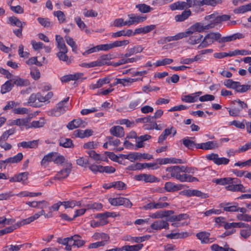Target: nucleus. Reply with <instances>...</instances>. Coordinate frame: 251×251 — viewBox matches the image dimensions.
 Returning a JSON list of instances; mask_svg holds the SVG:
<instances>
[{
    "mask_svg": "<svg viewBox=\"0 0 251 251\" xmlns=\"http://www.w3.org/2000/svg\"><path fill=\"white\" fill-rule=\"evenodd\" d=\"M243 37V36L242 34L237 33L228 36H225L223 37H221L220 40H218V42L220 43L223 42H228L235 40L237 39H241Z\"/></svg>",
    "mask_w": 251,
    "mask_h": 251,
    "instance_id": "nucleus-20",
    "label": "nucleus"
},
{
    "mask_svg": "<svg viewBox=\"0 0 251 251\" xmlns=\"http://www.w3.org/2000/svg\"><path fill=\"white\" fill-rule=\"evenodd\" d=\"M164 189L167 192H174L181 189V184H175L172 182H166L164 185Z\"/></svg>",
    "mask_w": 251,
    "mask_h": 251,
    "instance_id": "nucleus-27",
    "label": "nucleus"
},
{
    "mask_svg": "<svg viewBox=\"0 0 251 251\" xmlns=\"http://www.w3.org/2000/svg\"><path fill=\"white\" fill-rule=\"evenodd\" d=\"M9 24L13 26H16L18 27H23L26 25L25 22H22L19 19L15 16L10 17L8 18Z\"/></svg>",
    "mask_w": 251,
    "mask_h": 251,
    "instance_id": "nucleus-34",
    "label": "nucleus"
},
{
    "mask_svg": "<svg viewBox=\"0 0 251 251\" xmlns=\"http://www.w3.org/2000/svg\"><path fill=\"white\" fill-rule=\"evenodd\" d=\"M210 234L206 232H201L198 233L196 235L197 238L201 241L202 243H208L213 242V240H210L212 239L209 238Z\"/></svg>",
    "mask_w": 251,
    "mask_h": 251,
    "instance_id": "nucleus-26",
    "label": "nucleus"
},
{
    "mask_svg": "<svg viewBox=\"0 0 251 251\" xmlns=\"http://www.w3.org/2000/svg\"><path fill=\"white\" fill-rule=\"evenodd\" d=\"M38 146V142L36 140H33L28 142H22L18 144L19 147H22L24 148H35Z\"/></svg>",
    "mask_w": 251,
    "mask_h": 251,
    "instance_id": "nucleus-36",
    "label": "nucleus"
},
{
    "mask_svg": "<svg viewBox=\"0 0 251 251\" xmlns=\"http://www.w3.org/2000/svg\"><path fill=\"white\" fill-rule=\"evenodd\" d=\"M111 59V55L108 54L101 55L98 59V60L100 66H101L106 64H108V61Z\"/></svg>",
    "mask_w": 251,
    "mask_h": 251,
    "instance_id": "nucleus-43",
    "label": "nucleus"
},
{
    "mask_svg": "<svg viewBox=\"0 0 251 251\" xmlns=\"http://www.w3.org/2000/svg\"><path fill=\"white\" fill-rule=\"evenodd\" d=\"M29 119L25 118V119H17L13 120L12 122V124L19 126H24L25 127L26 129H28V124Z\"/></svg>",
    "mask_w": 251,
    "mask_h": 251,
    "instance_id": "nucleus-45",
    "label": "nucleus"
},
{
    "mask_svg": "<svg viewBox=\"0 0 251 251\" xmlns=\"http://www.w3.org/2000/svg\"><path fill=\"white\" fill-rule=\"evenodd\" d=\"M231 180L230 177H225L213 179V182L217 184L224 185L229 184V181Z\"/></svg>",
    "mask_w": 251,
    "mask_h": 251,
    "instance_id": "nucleus-57",
    "label": "nucleus"
},
{
    "mask_svg": "<svg viewBox=\"0 0 251 251\" xmlns=\"http://www.w3.org/2000/svg\"><path fill=\"white\" fill-rule=\"evenodd\" d=\"M188 216L186 214H180L178 215H173L169 217L168 221L171 222L175 221H180L182 220L186 219Z\"/></svg>",
    "mask_w": 251,
    "mask_h": 251,
    "instance_id": "nucleus-42",
    "label": "nucleus"
},
{
    "mask_svg": "<svg viewBox=\"0 0 251 251\" xmlns=\"http://www.w3.org/2000/svg\"><path fill=\"white\" fill-rule=\"evenodd\" d=\"M221 37V34L219 32H210L207 34L198 46L199 49L205 48L211 45L215 41L218 42Z\"/></svg>",
    "mask_w": 251,
    "mask_h": 251,
    "instance_id": "nucleus-2",
    "label": "nucleus"
},
{
    "mask_svg": "<svg viewBox=\"0 0 251 251\" xmlns=\"http://www.w3.org/2000/svg\"><path fill=\"white\" fill-rule=\"evenodd\" d=\"M114 214V213L109 212H106L103 213H99L97 214L96 218L101 219L105 223H107V222L106 221L107 218L108 217H113Z\"/></svg>",
    "mask_w": 251,
    "mask_h": 251,
    "instance_id": "nucleus-52",
    "label": "nucleus"
},
{
    "mask_svg": "<svg viewBox=\"0 0 251 251\" xmlns=\"http://www.w3.org/2000/svg\"><path fill=\"white\" fill-rule=\"evenodd\" d=\"M173 62V60L172 59L170 58H165L162 60H157L154 65L156 66H164L166 65H169L172 63Z\"/></svg>",
    "mask_w": 251,
    "mask_h": 251,
    "instance_id": "nucleus-55",
    "label": "nucleus"
},
{
    "mask_svg": "<svg viewBox=\"0 0 251 251\" xmlns=\"http://www.w3.org/2000/svg\"><path fill=\"white\" fill-rule=\"evenodd\" d=\"M70 240L73 241V246L78 248L82 247L85 243V241L81 240L80 237L77 234L70 237Z\"/></svg>",
    "mask_w": 251,
    "mask_h": 251,
    "instance_id": "nucleus-37",
    "label": "nucleus"
},
{
    "mask_svg": "<svg viewBox=\"0 0 251 251\" xmlns=\"http://www.w3.org/2000/svg\"><path fill=\"white\" fill-rule=\"evenodd\" d=\"M191 15V11L190 10H185L181 14L176 15L175 17V19L176 22H183L187 19Z\"/></svg>",
    "mask_w": 251,
    "mask_h": 251,
    "instance_id": "nucleus-29",
    "label": "nucleus"
},
{
    "mask_svg": "<svg viewBox=\"0 0 251 251\" xmlns=\"http://www.w3.org/2000/svg\"><path fill=\"white\" fill-rule=\"evenodd\" d=\"M251 11V3L242 5L235 8L234 12L235 14H242Z\"/></svg>",
    "mask_w": 251,
    "mask_h": 251,
    "instance_id": "nucleus-39",
    "label": "nucleus"
},
{
    "mask_svg": "<svg viewBox=\"0 0 251 251\" xmlns=\"http://www.w3.org/2000/svg\"><path fill=\"white\" fill-rule=\"evenodd\" d=\"M150 123V124H146L144 126V128L147 130H151V129H155L156 130H160L162 129V127H158V125L155 123V122L152 120L151 122H149Z\"/></svg>",
    "mask_w": 251,
    "mask_h": 251,
    "instance_id": "nucleus-50",
    "label": "nucleus"
},
{
    "mask_svg": "<svg viewBox=\"0 0 251 251\" xmlns=\"http://www.w3.org/2000/svg\"><path fill=\"white\" fill-rule=\"evenodd\" d=\"M239 84V82L234 81L232 79H226L224 82V85L228 88H232L236 89L237 88V85Z\"/></svg>",
    "mask_w": 251,
    "mask_h": 251,
    "instance_id": "nucleus-53",
    "label": "nucleus"
},
{
    "mask_svg": "<svg viewBox=\"0 0 251 251\" xmlns=\"http://www.w3.org/2000/svg\"><path fill=\"white\" fill-rule=\"evenodd\" d=\"M56 154V152H51L46 155L41 162V165L44 167L48 166V163L53 160V157Z\"/></svg>",
    "mask_w": 251,
    "mask_h": 251,
    "instance_id": "nucleus-32",
    "label": "nucleus"
},
{
    "mask_svg": "<svg viewBox=\"0 0 251 251\" xmlns=\"http://www.w3.org/2000/svg\"><path fill=\"white\" fill-rule=\"evenodd\" d=\"M190 33L188 29L186 30L187 37H189L187 43L190 45H194L201 42L203 36L198 32Z\"/></svg>",
    "mask_w": 251,
    "mask_h": 251,
    "instance_id": "nucleus-5",
    "label": "nucleus"
},
{
    "mask_svg": "<svg viewBox=\"0 0 251 251\" xmlns=\"http://www.w3.org/2000/svg\"><path fill=\"white\" fill-rule=\"evenodd\" d=\"M38 22L43 26L45 27H49L51 26V24L50 21L48 18H37Z\"/></svg>",
    "mask_w": 251,
    "mask_h": 251,
    "instance_id": "nucleus-58",
    "label": "nucleus"
},
{
    "mask_svg": "<svg viewBox=\"0 0 251 251\" xmlns=\"http://www.w3.org/2000/svg\"><path fill=\"white\" fill-rule=\"evenodd\" d=\"M129 43L127 40H124L122 41H116L112 43V49L116 47H120L123 46H126Z\"/></svg>",
    "mask_w": 251,
    "mask_h": 251,
    "instance_id": "nucleus-62",
    "label": "nucleus"
},
{
    "mask_svg": "<svg viewBox=\"0 0 251 251\" xmlns=\"http://www.w3.org/2000/svg\"><path fill=\"white\" fill-rule=\"evenodd\" d=\"M86 123L80 118L74 119L70 122L67 125V128L70 130H73L78 127H84Z\"/></svg>",
    "mask_w": 251,
    "mask_h": 251,
    "instance_id": "nucleus-11",
    "label": "nucleus"
},
{
    "mask_svg": "<svg viewBox=\"0 0 251 251\" xmlns=\"http://www.w3.org/2000/svg\"><path fill=\"white\" fill-rule=\"evenodd\" d=\"M13 87V84L10 79V80L6 81L4 84L2 85L0 92L2 94H5L10 91Z\"/></svg>",
    "mask_w": 251,
    "mask_h": 251,
    "instance_id": "nucleus-38",
    "label": "nucleus"
},
{
    "mask_svg": "<svg viewBox=\"0 0 251 251\" xmlns=\"http://www.w3.org/2000/svg\"><path fill=\"white\" fill-rule=\"evenodd\" d=\"M110 82V79L108 77H104L99 79L96 83H92L90 85V88L91 89H95L101 87L103 85Z\"/></svg>",
    "mask_w": 251,
    "mask_h": 251,
    "instance_id": "nucleus-28",
    "label": "nucleus"
},
{
    "mask_svg": "<svg viewBox=\"0 0 251 251\" xmlns=\"http://www.w3.org/2000/svg\"><path fill=\"white\" fill-rule=\"evenodd\" d=\"M12 82L14 85L18 86H27L29 85V82L27 79H24L19 76H15L13 78L11 79Z\"/></svg>",
    "mask_w": 251,
    "mask_h": 251,
    "instance_id": "nucleus-24",
    "label": "nucleus"
},
{
    "mask_svg": "<svg viewBox=\"0 0 251 251\" xmlns=\"http://www.w3.org/2000/svg\"><path fill=\"white\" fill-rule=\"evenodd\" d=\"M237 88L235 90L238 93H245L251 89V85H241L239 82V84L237 85Z\"/></svg>",
    "mask_w": 251,
    "mask_h": 251,
    "instance_id": "nucleus-56",
    "label": "nucleus"
},
{
    "mask_svg": "<svg viewBox=\"0 0 251 251\" xmlns=\"http://www.w3.org/2000/svg\"><path fill=\"white\" fill-rule=\"evenodd\" d=\"M110 131L112 135L117 137H122L125 135L123 127L119 126L112 127Z\"/></svg>",
    "mask_w": 251,
    "mask_h": 251,
    "instance_id": "nucleus-22",
    "label": "nucleus"
},
{
    "mask_svg": "<svg viewBox=\"0 0 251 251\" xmlns=\"http://www.w3.org/2000/svg\"><path fill=\"white\" fill-rule=\"evenodd\" d=\"M86 207L88 210L89 209H96L100 210L102 207V205L100 203L94 202L92 203H89L86 205Z\"/></svg>",
    "mask_w": 251,
    "mask_h": 251,
    "instance_id": "nucleus-60",
    "label": "nucleus"
},
{
    "mask_svg": "<svg viewBox=\"0 0 251 251\" xmlns=\"http://www.w3.org/2000/svg\"><path fill=\"white\" fill-rule=\"evenodd\" d=\"M144 181L145 182L152 183L156 181H159V179L155 176L151 175L145 174Z\"/></svg>",
    "mask_w": 251,
    "mask_h": 251,
    "instance_id": "nucleus-64",
    "label": "nucleus"
},
{
    "mask_svg": "<svg viewBox=\"0 0 251 251\" xmlns=\"http://www.w3.org/2000/svg\"><path fill=\"white\" fill-rule=\"evenodd\" d=\"M17 228V226L13 225L8 227H7L4 229L0 230V236L3 235L5 234L10 233L12 232L13 230Z\"/></svg>",
    "mask_w": 251,
    "mask_h": 251,
    "instance_id": "nucleus-61",
    "label": "nucleus"
},
{
    "mask_svg": "<svg viewBox=\"0 0 251 251\" xmlns=\"http://www.w3.org/2000/svg\"><path fill=\"white\" fill-rule=\"evenodd\" d=\"M210 248L212 251H230L231 250V248H229L227 244H226L224 247H222L217 244H214Z\"/></svg>",
    "mask_w": 251,
    "mask_h": 251,
    "instance_id": "nucleus-49",
    "label": "nucleus"
},
{
    "mask_svg": "<svg viewBox=\"0 0 251 251\" xmlns=\"http://www.w3.org/2000/svg\"><path fill=\"white\" fill-rule=\"evenodd\" d=\"M69 97L66 98L64 100L58 103L55 107L48 112V115L51 116H59L66 111L65 104L68 101Z\"/></svg>",
    "mask_w": 251,
    "mask_h": 251,
    "instance_id": "nucleus-3",
    "label": "nucleus"
},
{
    "mask_svg": "<svg viewBox=\"0 0 251 251\" xmlns=\"http://www.w3.org/2000/svg\"><path fill=\"white\" fill-rule=\"evenodd\" d=\"M136 8H138L139 11L142 13H148L151 10V7L146 4H138L136 5Z\"/></svg>",
    "mask_w": 251,
    "mask_h": 251,
    "instance_id": "nucleus-54",
    "label": "nucleus"
},
{
    "mask_svg": "<svg viewBox=\"0 0 251 251\" xmlns=\"http://www.w3.org/2000/svg\"><path fill=\"white\" fill-rule=\"evenodd\" d=\"M226 188L227 190L232 192H241L244 193L248 191L246 190L245 187L242 184H229L228 186L226 187Z\"/></svg>",
    "mask_w": 251,
    "mask_h": 251,
    "instance_id": "nucleus-19",
    "label": "nucleus"
},
{
    "mask_svg": "<svg viewBox=\"0 0 251 251\" xmlns=\"http://www.w3.org/2000/svg\"><path fill=\"white\" fill-rule=\"evenodd\" d=\"M53 93L52 92H49L45 96H43L40 93L39 102L49 103L50 100L52 98Z\"/></svg>",
    "mask_w": 251,
    "mask_h": 251,
    "instance_id": "nucleus-48",
    "label": "nucleus"
},
{
    "mask_svg": "<svg viewBox=\"0 0 251 251\" xmlns=\"http://www.w3.org/2000/svg\"><path fill=\"white\" fill-rule=\"evenodd\" d=\"M28 174L27 172L21 173L11 177L9 181L11 182H23V183H25V181L28 178Z\"/></svg>",
    "mask_w": 251,
    "mask_h": 251,
    "instance_id": "nucleus-13",
    "label": "nucleus"
},
{
    "mask_svg": "<svg viewBox=\"0 0 251 251\" xmlns=\"http://www.w3.org/2000/svg\"><path fill=\"white\" fill-rule=\"evenodd\" d=\"M182 142L185 147L190 150H192L194 148L196 149V145L198 144L194 141L190 140L188 137L183 139Z\"/></svg>",
    "mask_w": 251,
    "mask_h": 251,
    "instance_id": "nucleus-46",
    "label": "nucleus"
},
{
    "mask_svg": "<svg viewBox=\"0 0 251 251\" xmlns=\"http://www.w3.org/2000/svg\"><path fill=\"white\" fill-rule=\"evenodd\" d=\"M204 19L209 23L207 25L208 26H211L210 28H214L216 25L219 24L218 21V13L217 12H214L211 15L206 16Z\"/></svg>",
    "mask_w": 251,
    "mask_h": 251,
    "instance_id": "nucleus-10",
    "label": "nucleus"
},
{
    "mask_svg": "<svg viewBox=\"0 0 251 251\" xmlns=\"http://www.w3.org/2000/svg\"><path fill=\"white\" fill-rule=\"evenodd\" d=\"M55 39L57 43V47L60 50V51L68 50L67 47L62 37L59 35H56L55 36Z\"/></svg>",
    "mask_w": 251,
    "mask_h": 251,
    "instance_id": "nucleus-40",
    "label": "nucleus"
},
{
    "mask_svg": "<svg viewBox=\"0 0 251 251\" xmlns=\"http://www.w3.org/2000/svg\"><path fill=\"white\" fill-rule=\"evenodd\" d=\"M152 229L160 230L162 229H169V225L167 221L164 220H157L154 222L151 226Z\"/></svg>",
    "mask_w": 251,
    "mask_h": 251,
    "instance_id": "nucleus-9",
    "label": "nucleus"
},
{
    "mask_svg": "<svg viewBox=\"0 0 251 251\" xmlns=\"http://www.w3.org/2000/svg\"><path fill=\"white\" fill-rule=\"evenodd\" d=\"M242 227V228L240 230V235L243 238L247 239L251 235V226L244 224Z\"/></svg>",
    "mask_w": 251,
    "mask_h": 251,
    "instance_id": "nucleus-31",
    "label": "nucleus"
},
{
    "mask_svg": "<svg viewBox=\"0 0 251 251\" xmlns=\"http://www.w3.org/2000/svg\"><path fill=\"white\" fill-rule=\"evenodd\" d=\"M68 52L66 51H60L57 53V56L60 60L66 62L67 64L71 63L72 61L69 59L68 56L66 54Z\"/></svg>",
    "mask_w": 251,
    "mask_h": 251,
    "instance_id": "nucleus-44",
    "label": "nucleus"
},
{
    "mask_svg": "<svg viewBox=\"0 0 251 251\" xmlns=\"http://www.w3.org/2000/svg\"><path fill=\"white\" fill-rule=\"evenodd\" d=\"M219 145L216 141H209L205 143L198 144L196 145L197 149H202L203 150H211L218 148Z\"/></svg>",
    "mask_w": 251,
    "mask_h": 251,
    "instance_id": "nucleus-6",
    "label": "nucleus"
},
{
    "mask_svg": "<svg viewBox=\"0 0 251 251\" xmlns=\"http://www.w3.org/2000/svg\"><path fill=\"white\" fill-rule=\"evenodd\" d=\"M169 7L172 11L176 10H182L186 9L185 1H178L172 3L169 5Z\"/></svg>",
    "mask_w": 251,
    "mask_h": 251,
    "instance_id": "nucleus-30",
    "label": "nucleus"
},
{
    "mask_svg": "<svg viewBox=\"0 0 251 251\" xmlns=\"http://www.w3.org/2000/svg\"><path fill=\"white\" fill-rule=\"evenodd\" d=\"M71 169L70 168H65L58 172L57 174L52 178L54 180H61L65 178L71 173Z\"/></svg>",
    "mask_w": 251,
    "mask_h": 251,
    "instance_id": "nucleus-23",
    "label": "nucleus"
},
{
    "mask_svg": "<svg viewBox=\"0 0 251 251\" xmlns=\"http://www.w3.org/2000/svg\"><path fill=\"white\" fill-rule=\"evenodd\" d=\"M143 247V245L142 244H137L133 246H125L123 247V251H138L141 250Z\"/></svg>",
    "mask_w": 251,
    "mask_h": 251,
    "instance_id": "nucleus-47",
    "label": "nucleus"
},
{
    "mask_svg": "<svg viewBox=\"0 0 251 251\" xmlns=\"http://www.w3.org/2000/svg\"><path fill=\"white\" fill-rule=\"evenodd\" d=\"M166 177L168 179L174 178L181 182H198L197 177L193 176L187 174H180L182 173V166H172L166 169Z\"/></svg>",
    "mask_w": 251,
    "mask_h": 251,
    "instance_id": "nucleus-1",
    "label": "nucleus"
},
{
    "mask_svg": "<svg viewBox=\"0 0 251 251\" xmlns=\"http://www.w3.org/2000/svg\"><path fill=\"white\" fill-rule=\"evenodd\" d=\"M59 145L65 148H73L74 145L70 138H62L59 140Z\"/></svg>",
    "mask_w": 251,
    "mask_h": 251,
    "instance_id": "nucleus-35",
    "label": "nucleus"
},
{
    "mask_svg": "<svg viewBox=\"0 0 251 251\" xmlns=\"http://www.w3.org/2000/svg\"><path fill=\"white\" fill-rule=\"evenodd\" d=\"M128 17L129 18V20L126 23V24H128V25L143 22L146 19V16H136L134 14H129Z\"/></svg>",
    "mask_w": 251,
    "mask_h": 251,
    "instance_id": "nucleus-16",
    "label": "nucleus"
},
{
    "mask_svg": "<svg viewBox=\"0 0 251 251\" xmlns=\"http://www.w3.org/2000/svg\"><path fill=\"white\" fill-rule=\"evenodd\" d=\"M93 131L91 129H87L85 130L77 129L74 131L73 135L75 137L84 138L88 137L93 135Z\"/></svg>",
    "mask_w": 251,
    "mask_h": 251,
    "instance_id": "nucleus-14",
    "label": "nucleus"
},
{
    "mask_svg": "<svg viewBox=\"0 0 251 251\" xmlns=\"http://www.w3.org/2000/svg\"><path fill=\"white\" fill-rule=\"evenodd\" d=\"M109 202L111 205L114 206L124 205L127 208H130L132 205L129 199L122 197L110 198Z\"/></svg>",
    "mask_w": 251,
    "mask_h": 251,
    "instance_id": "nucleus-4",
    "label": "nucleus"
},
{
    "mask_svg": "<svg viewBox=\"0 0 251 251\" xmlns=\"http://www.w3.org/2000/svg\"><path fill=\"white\" fill-rule=\"evenodd\" d=\"M83 75L82 73H78L75 74H70L63 76L60 78L62 82H68L71 80H77Z\"/></svg>",
    "mask_w": 251,
    "mask_h": 251,
    "instance_id": "nucleus-17",
    "label": "nucleus"
},
{
    "mask_svg": "<svg viewBox=\"0 0 251 251\" xmlns=\"http://www.w3.org/2000/svg\"><path fill=\"white\" fill-rule=\"evenodd\" d=\"M143 50V48L141 46H134L128 50L127 52L124 55V56L126 57H128L135 53L141 52Z\"/></svg>",
    "mask_w": 251,
    "mask_h": 251,
    "instance_id": "nucleus-33",
    "label": "nucleus"
},
{
    "mask_svg": "<svg viewBox=\"0 0 251 251\" xmlns=\"http://www.w3.org/2000/svg\"><path fill=\"white\" fill-rule=\"evenodd\" d=\"M244 225V223H241V222H238V223H224V225H223V226L224 228L227 230L231 229L232 230V229H234L236 227H241L243 226V225Z\"/></svg>",
    "mask_w": 251,
    "mask_h": 251,
    "instance_id": "nucleus-41",
    "label": "nucleus"
},
{
    "mask_svg": "<svg viewBox=\"0 0 251 251\" xmlns=\"http://www.w3.org/2000/svg\"><path fill=\"white\" fill-rule=\"evenodd\" d=\"M186 163V161L184 159H181L174 157L165 158L159 160L160 164H166L168 163L171 164H184Z\"/></svg>",
    "mask_w": 251,
    "mask_h": 251,
    "instance_id": "nucleus-15",
    "label": "nucleus"
},
{
    "mask_svg": "<svg viewBox=\"0 0 251 251\" xmlns=\"http://www.w3.org/2000/svg\"><path fill=\"white\" fill-rule=\"evenodd\" d=\"M40 93L32 94L29 98L28 103L30 105L34 107H40L41 105L39 102Z\"/></svg>",
    "mask_w": 251,
    "mask_h": 251,
    "instance_id": "nucleus-18",
    "label": "nucleus"
},
{
    "mask_svg": "<svg viewBox=\"0 0 251 251\" xmlns=\"http://www.w3.org/2000/svg\"><path fill=\"white\" fill-rule=\"evenodd\" d=\"M155 27L156 26L155 25H151L136 28L135 29L134 32H133V35L141 33L146 34L149 33L155 29Z\"/></svg>",
    "mask_w": 251,
    "mask_h": 251,
    "instance_id": "nucleus-21",
    "label": "nucleus"
},
{
    "mask_svg": "<svg viewBox=\"0 0 251 251\" xmlns=\"http://www.w3.org/2000/svg\"><path fill=\"white\" fill-rule=\"evenodd\" d=\"M46 121L44 118H41L39 120L33 121L31 123L28 122L27 128H40L44 126Z\"/></svg>",
    "mask_w": 251,
    "mask_h": 251,
    "instance_id": "nucleus-25",
    "label": "nucleus"
},
{
    "mask_svg": "<svg viewBox=\"0 0 251 251\" xmlns=\"http://www.w3.org/2000/svg\"><path fill=\"white\" fill-rule=\"evenodd\" d=\"M221 0H202V6L204 5L215 6L221 3Z\"/></svg>",
    "mask_w": 251,
    "mask_h": 251,
    "instance_id": "nucleus-63",
    "label": "nucleus"
},
{
    "mask_svg": "<svg viewBox=\"0 0 251 251\" xmlns=\"http://www.w3.org/2000/svg\"><path fill=\"white\" fill-rule=\"evenodd\" d=\"M65 39L67 44L72 47V50L76 52L77 46L74 39L69 36H66Z\"/></svg>",
    "mask_w": 251,
    "mask_h": 251,
    "instance_id": "nucleus-51",
    "label": "nucleus"
},
{
    "mask_svg": "<svg viewBox=\"0 0 251 251\" xmlns=\"http://www.w3.org/2000/svg\"><path fill=\"white\" fill-rule=\"evenodd\" d=\"M238 205L236 202H225L220 203L219 206L223 208L224 211L233 212H237Z\"/></svg>",
    "mask_w": 251,
    "mask_h": 251,
    "instance_id": "nucleus-12",
    "label": "nucleus"
},
{
    "mask_svg": "<svg viewBox=\"0 0 251 251\" xmlns=\"http://www.w3.org/2000/svg\"><path fill=\"white\" fill-rule=\"evenodd\" d=\"M53 15L57 17L60 23H63L65 21V15L61 11H57L53 12Z\"/></svg>",
    "mask_w": 251,
    "mask_h": 251,
    "instance_id": "nucleus-59",
    "label": "nucleus"
},
{
    "mask_svg": "<svg viewBox=\"0 0 251 251\" xmlns=\"http://www.w3.org/2000/svg\"><path fill=\"white\" fill-rule=\"evenodd\" d=\"M210 26H207V25H203L201 23H197L194 25L191 26L188 29V32H190V33L194 32H198L200 33L201 32H202L204 30L209 29L210 28Z\"/></svg>",
    "mask_w": 251,
    "mask_h": 251,
    "instance_id": "nucleus-8",
    "label": "nucleus"
},
{
    "mask_svg": "<svg viewBox=\"0 0 251 251\" xmlns=\"http://www.w3.org/2000/svg\"><path fill=\"white\" fill-rule=\"evenodd\" d=\"M184 195L187 197L196 196L202 199L209 197L207 194L202 193L201 191L196 189H188L183 191Z\"/></svg>",
    "mask_w": 251,
    "mask_h": 251,
    "instance_id": "nucleus-7",
    "label": "nucleus"
}]
</instances>
